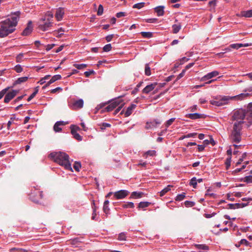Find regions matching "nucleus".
Returning <instances> with one entry per match:
<instances>
[{"label": "nucleus", "mask_w": 252, "mask_h": 252, "mask_svg": "<svg viewBox=\"0 0 252 252\" xmlns=\"http://www.w3.org/2000/svg\"><path fill=\"white\" fill-rule=\"evenodd\" d=\"M125 103H122L114 111V115H116L122 109Z\"/></svg>", "instance_id": "obj_54"}, {"label": "nucleus", "mask_w": 252, "mask_h": 252, "mask_svg": "<svg viewBox=\"0 0 252 252\" xmlns=\"http://www.w3.org/2000/svg\"><path fill=\"white\" fill-rule=\"evenodd\" d=\"M247 121L250 124L252 123V103L248 104L247 107Z\"/></svg>", "instance_id": "obj_14"}, {"label": "nucleus", "mask_w": 252, "mask_h": 252, "mask_svg": "<svg viewBox=\"0 0 252 252\" xmlns=\"http://www.w3.org/2000/svg\"><path fill=\"white\" fill-rule=\"evenodd\" d=\"M161 124V121L159 120H155L151 122H147L145 126L146 129L153 128L157 127Z\"/></svg>", "instance_id": "obj_11"}, {"label": "nucleus", "mask_w": 252, "mask_h": 252, "mask_svg": "<svg viewBox=\"0 0 252 252\" xmlns=\"http://www.w3.org/2000/svg\"><path fill=\"white\" fill-rule=\"evenodd\" d=\"M20 15V12L17 11L10 18L0 22V38L6 37L15 31Z\"/></svg>", "instance_id": "obj_1"}, {"label": "nucleus", "mask_w": 252, "mask_h": 252, "mask_svg": "<svg viewBox=\"0 0 252 252\" xmlns=\"http://www.w3.org/2000/svg\"><path fill=\"white\" fill-rule=\"evenodd\" d=\"M164 8L163 6H159L155 8V11L157 13L158 16H161L164 15Z\"/></svg>", "instance_id": "obj_20"}, {"label": "nucleus", "mask_w": 252, "mask_h": 252, "mask_svg": "<svg viewBox=\"0 0 252 252\" xmlns=\"http://www.w3.org/2000/svg\"><path fill=\"white\" fill-rule=\"evenodd\" d=\"M144 5H145L144 2H140V3L135 4L134 5H133L132 7L133 8L140 9V8H142L144 6Z\"/></svg>", "instance_id": "obj_43"}, {"label": "nucleus", "mask_w": 252, "mask_h": 252, "mask_svg": "<svg viewBox=\"0 0 252 252\" xmlns=\"http://www.w3.org/2000/svg\"><path fill=\"white\" fill-rule=\"evenodd\" d=\"M219 74V72L217 71H213L211 72H210L206 74V75L204 76L201 78V81H205L207 80H209L210 79H211L215 76H217Z\"/></svg>", "instance_id": "obj_13"}, {"label": "nucleus", "mask_w": 252, "mask_h": 252, "mask_svg": "<svg viewBox=\"0 0 252 252\" xmlns=\"http://www.w3.org/2000/svg\"><path fill=\"white\" fill-rule=\"evenodd\" d=\"M244 182L247 183H252V176H246L245 178Z\"/></svg>", "instance_id": "obj_53"}, {"label": "nucleus", "mask_w": 252, "mask_h": 252, "mask_svg": "<svg viewBox=\"0 0 252 252\" xmlns=\"http://www.w3.org/2000/svg\"><path fill=\"white\" fill-rule=\"evenodd\" d=\"M175 119V118H171L168 120L165 123L166 127H168L169 126H170L174 122Z\"/></svg>", "instance_id": "obj_50"}, {"label": "nucleus", "mask_w": 252, "mask_h": 252, "mask_svg": "<svg viewBox=\"0 0 252 252\" xmlns=\"http://www.w3.org/2000/svg\"><path fill=\"white\" fill-rule=\"evenodd\" d=\"M32 22L30 21L27 25V27L25 29L22 33L23 36H27L29 35L32 31Z\"/></svg>", "instance_id": "obj_12"}, {"label": "nucleus", "mask_w": 252, "mask_h": 252, "mask_svg": "<svg viewBox=\"0 0 252 252\" xmlns=\"http://www.w3.org/2000/svg\"><path fill=\"white\" fill-rule=\"evenodd\" d=\"M189 185L195 189L197 187V179L195 177H193L190 181Z\"/></svg>", "instance_id": "obj_34"}, {"label": "nucleus", "mask_w": 252, "mask_h": 252, "mask_svg": "<svg viewBox=\"0 0 252 252\" xmlns=\"http://www.w3.org/2000/svg\"><path fill=\"white\" fill-rule=\"evenodd\" d=\"M14 70L17 72V73H20L23 71V68L22 66L19 65H16L14 67Z\"/></svg>", "instance_id": "obj_49"}, {"label": "nucleus", "mask_w": 252, "mask_h": 252, "mask_svg": "<svg viewBox=\"0 0 252 252\" xmlns=\"http://www.w3.org/2000/svg\"><path fill=\"white\" fill-rule=\"evenodd\" d=\"M110 111V105H108L107 106H106L104 109H101L100 110V112L101 113L105 112V111H107V112H109Z\"/></svg>", "instance_id": "obj_60"}, {"label": "nucleus", "mask_w": 252, "mask_h": 252, "mask_svg": "<svg viewBox=\"0 0 252 252\" xmlns=\"http://www.w3.org/2000/svg\"><path fill=\"white\" fill-rule=\"evenodd\" d=\"M185 193H183L182 194L178 195L176 196V200L180 201H182V200H183L185 198Z\"/></svg>", "instance_id": "obj_44"}, {"label": "nucleus", "mask_w": 252, "mask_h": 252, "mask_svg": "<svg viewBox=\"0 0 252 252\" xmlns=\"http://www.w3.org/2000/svg\"><path fill=\"white\" fill-rule=\"evenodd\" d=\"M118 240L119 241H126V233L125 232H121L119 234Z\"/></svg>", "instance_id": "obj_33"}, {"label": "nucleus", "mask_w": 252, "mask_h": 252, "mask_svg": "<svg viewBox=\"0 0 252 252\" xmlns=\"http://www.w3.org/2000/svg\"><path fill=\"white\" fill-rule=\"evenodd\" d=\"M125 103H122L114 111V115H116L122 109Z\"/></svg>", "instance_id": "obj_56"}, {"label": "nucleus", "mask_w": 252, "mask_h": 252, "mask_svg": "<svg viewBox=\"0 0 252 252\" xmlns=\"http://www.w3.org/2000/svg\"><path fill=\"white\" fill-rule=\"evenodd\" d=\"M81 166V163L77 161L75 162L73 165V168L77 172L79 171Z\"/></svg>", "instance_id": "obj_41"}, {"label": "nucleus", "mask_w": 252, "mask_h": 252, "mask_svg": "<svg viewBox=\"0 0 252 252\" xmlns=\"http://www.w3.org/2000/svg\"><path fill=\"white\" fill-rule=\"evenodd\" d=\"M9 251L10 252H28V251L25 249L18 248H12L10 249Z\"/></svg>", "instance_id": "obj_30"}, {"label": "nucleus", "mask_w": 252, "mask_h": 252, "mask_svg": "<svg viewBox=\"0 0 252 252\" xmlns=\"http://www.w3.org/2000/svg\"><path fill=\"white\" fill-rule=\"evenodd\" d=\"M109 203V201L108 200H105L104 202L103 210L106 216L109 214V208H108Z\"/></svg>", "instance_id": "obj_22"}, {"label": "nucleus", "mask_w": 252, "mask_h": 252, "mask_svg": "<svg viewBox=\"0 0 252 252\" xmlns=\"http://www.w3.org/2000/svg\"><path fill=\"white\" fill-rule=\"evenodd\" d=\"M246 119L247 120V110L240 109L235 111L232 116L233 125L235 124H238L239 126H243L244 123V120Z\"/></svg>", "instance_id": "obj_4"}, {"label": "nucleus", "mask_w": 252, "mask_h": 252, "mask_svg": "<svg viewBox=\"0 0 252 252\" xmlns=\"http://www.w3.org/2000/svg\"><path fill=\"white\" fill-rule=\"evenodd\" d=\"M240 244H244L247 246H251L250 243L246 239H242L240 242Z\"/></svg>", "instance_id": "obj_52"}, {"label": "nucleus", "mask_w": 252, "mask_h": 252, "mask_svg": "<svg viewBox=\"0 0 252 252\" xmlns=\"http://www.w3.org/2000/svg\"><path fill=\"white\" fill-rule=\"evenodd\" d=\"M128 193L129 192L126 190H121L115 192L114 194V197L117 199H123L126 197Z\"/></svg>", "instance_id": "obj_8"}, {"label": "nucleus", "mask_w": 252, "mask_h": 252, "mask_svg": "<svg viewBox=\"0 0 252 252\" xmlns=\"http://www.w3.org/2000/svg\"><path fill=\"white\" fill-rule=\"evenodd\" d=\"M143 193L142 192H137L136 191L132 192L130 198H139L142 197Z\"/></svg>", "instance_id": "obj_27"}, {"label": "nucleus", "mask_w": 252, "mask_h": 252, "mask_svg": "<svg viewBox=\"0 0 252 252\" xmlns=\"http://www.w3.org/2000/svg\"><path fill=\"white\" fill-rule=\"evenodd\" d=\"M73 66L77 68L78 69H81L82 68H85L87 66V64H74Z\"/></svg>", "instance_id": "obj_40"}, {"label": "nucleus", "mask_w": 252, "mask_h": 252, "mask_svg": "<svg viewBox=\"0 0 252 252\" xmlns=\"http://www.w3.org/2000/svg\"><path fill=\"white\" fill-rule=\"evenodd\" d=\"M173 32L174 33H178L180 29H181V26L180 24L179 25H173L172 26Z\"/></svg>", "instance_id": "obj_31"}, {"label": "nucleus", "mask_w": 252, "mask_h": 252, "mask_svg": "<svg viewBox=\"0 0 252 252\" xmlns=\"http://www.w3.org/2000/svg\"><path fill=\"white\" fill-rule=\"evenodd\" d=\"M251 94H241L233 96H223L221 97L220 99L217 98L215 100L211 101V103L217 106H221L228 104L230 100H243L246 99L248 96Z\"/></svg>", "instance_id": "obj_3"}, {"label": "nucleus", "mask_w": 252, "mask_h": 252, "mask_svg": "<svg viewBox=\"0 0 252 252\" xmlns=\"http://www.w3.org/2000/svg\"><path fill=\"white\" fill-rule=\"evenodd\" d=\"M185 205L187 207H191L194 206L195 203L192 201H186L185 202Z\"/></svg>", "instance_id": "obj_45"}, {"label": "nucleus", "mask_w": 252, "mask_h": 252, "mask_svg": "<svg viewBox=\"0 0 252 252\" xmlns=\"http://www.w3.org/2000/svg\"><path fill=\"white\" fill-rule=\"evenodd\" d=\"M236 16L239 17H252V10H250L248 11H242L240 13H237L236 14Z\"/></svg>", "instance_id": "obj_17"}, {"label": "nucleus", "mask_w": 252, "mask_h": 252, "mask_svg": "<svg viewBox=\"0 0 252 252\" xmlns=\"http://www.w3.org/2000/svg\"><path fill=\"white\" fill-rule=\"evenodd\" d=\"M103 8L101 4H100L98 6V10L97 11V14L98 16H100L103 14Z\"/></svg>", "instance_id": "obj_46"}, {"label": "nucleus", "mask_w": 252, "mask_h": 252, "mask_svg": "<svg viewBox=\"0 0 252 252\" xmlns=\"http://www.w3.org/2000/svg\"><path fill=\"white\" fill-rule=\"evenodd\" d=\"M49 156L55 162L63 166L65 169L73 171L69 161V156L66 153L61 152H54L51 153Z\"/></svg>", "instance_id": "obj_2"}, {"label": "nucleus", "mask_w": 252, "mask_h": 252, "mask_svg": "<svg viewBox=\"0 0 252 252\" xmlns=\"http://www.w3.org/2000/svg\"><path fill=\"white\" fill-rule=\"evenodd\" d=\"M151 203L149 202H141L138 204V208H144L148 207Z\"/></svg>", "instance_id": "obj_32"}, {"label": "nucleus", "mask_w": 252, "mask_h": 252, "mask_svg": "<svg viewBox=\"0 0 252 252\" xmlns=\"http://www.w3.org/2000/svg\"><path fill=\"white\" fill-rule=\"evenodd\" d=\"M157 83H154L150 85H147L146 87L144 88L142 90V93L143 94H148L152 91H153L156 86L157 85Z\"/></svg>", "instance_id": "obj_15"}, {"label": "nucleus", "mask_w": 252, "mask_h": 252, "mask_svg": "<svg viewBox=\"0 0 252 252\" xmlns=\"http://www.w3.org/2000/svg\"><path fill=\"white\" fill-rule=\"evenodd\" d=\"M84 101L83 99H80L75 101L73 104V107L74 109L81 108L83 107Z\"/></svg>", "instance_id": "obj_19"}, {"label": "nucleus", "mask_w": 252, "mask_h": 252, "mask_svg": "<svg viewBox=\"0 0 252 252\" xmlns=\"http://www.w3.org/2000/svg\"><path fill=\"white\" fill-rule=\"evenodd\" d=\"M8 89L9 88H7L4 89H3L0 92V99H1L3 96V95L6 93Z\"/></svg>", "instance_id": "obj_51"}, {"label": "nucleus", "mask_w": 252, "mask_h": 252, "mask_svg": "<svg viewBox=\"0 0 252 252\" xmlns=\"http://www.w3.org/2000/svg\"><path fill=\"white\" fill-rule=\"evenodd\" d=\"M172 187V185H168L167 187L165 188L164 189H163L160 192V196H163L166 193H167L168 191H169L171 188Z\"/></svg>", "instance_id": "obj_28"}, {"label": "nucleus", "mask_w": 252, "mask_h": 252, "mask_svg": "<svg viewBox=\"0 0 252 252\" xmlns=\"http://www.w3.org/2000/svg\"><path fill=\"white\" fill-rule=\"evenodd\" d=\"M71 133L72 135L73 136V137L77 140L78 141H81L82 140V136L78 133L77 132L75 131V130L73 129L71 130Z\"/></svg>", "instance_id": "obj_25"}, {"label": "nucleus", "mask_w": 252, "mask_h": 252, "mask_svg": "<svg viewBox=\"0 0 252 252\" xmlns=\"http://www.w3.org/2000/svg\"><path fill=\"white\" fill-rule=\"evenodd\" d=\"M64 14V11L63 8L60 7L57 9L55 14V17L58 21H61Z\"/></svg>", "instance_id": "obj_16"}, {"label": "nucleus", "mask_w": 252, "mask_h": 252, "mask_svg": "<svg viewBox=\"0 0 252 252\" xmlns=\"http://www.w3.org/2000/svg\"><path fill=\"white\" fill-rule=\"evenodd\" d=\"M122 103H124L121 96L111 99V111L116 107L120 106Z\"/></svg>", "instance_id": "obj_7"}, {"label": "nucleus", "mask_w": 252, "mask_h": 252, "mask_svg": "<svg viewBox=\"0 0 252 252\" xmlns=\"http://www.w3.org/2000/svg\"><path fill=\"white\" fill-rule=\"evenodd\" d=\"M99 126L100 128L101 129V130H104L106 127H110V124H109L108 123H103L100 124L99 125Z\"/></svg>", "instance_id": "obj_39"}, {"label": "nucleus", "mask_w": 252, "mask_h": 252, "mask_svg": "<svg viewBox=\"0 0 252 252\" xmlns=\"http://www.w3.org/2000/svg\"><path fill=\"white\" fill-rule=\"evenodd\" d=\"M194 246L198 250H208L209 247L205 244H194Z\"/></svg>", "instance_id": "obj_24"}, {"label": "nucleus", "mask_w": 252, "mask_h": 252, "mask_svg": "<svg viewBox=\"0 0 252 252\" xmlns=\"http://www.w3.org/2000/svg\"><path fill=\"white\" fill-rule=\"evenodd\" d=\"M18 93V91L16 90H12L11 92H8L5 96L4 102L5 103L9 102L17 95Z\"/></svg>", "instance_id": "obj_9"}, {"label": "nucleus", "mask_w": 252, "mask_h": 252, "mask_svg": "<svg viewBox=\"0 0 252 252\" xmlns=\"http://www.w3.org/2000/svg\"><path fill=\"white\" fill-rule=\"evenodd\" d=\"M53 22L50 21V19L47 17L42 18L39 21V24L38 29L42 31H46L48 30L49 28L53 26Z\"/></svg>", "instance_id": "obj_6"}, {"label": "nucleus", "mask_w": 252, "mask_h": 252, "mask_svg": "<svg viewBox=\"0 0 252 252\" xmlns=\"http://www.w3.org/2000/svg\"><path fill=\"white\" fill-rule=\"evenodd\" d=\"M240 204L239 203H235V204H228L227 208L229 209H239V208Z\"/></svg>", "instance_id": "obj_35"}, {"label": "nucleus", "mask_w": 252, "mask_h": 252, "mask_svg": "<svg viewBox=\"0 0 252 252\" xmlns=\"http://www.w3.org/2000/svg\"><path fill=\"white\" fill-rule=\"evenodd\" d=\"M125 103H122L114 111V115H116L122 109Z\"/></svg>", "instance_id": "obj_55"}, {"label": "nucleus", "mask_w": 252, "mask_h": 252, "mask_svg": "<svg viewBox=\"0 0 252 252\" xmlns=\"http://www.w3.org/2000/svg\"><path fill=\"white\" fill-rule=\"evenodd\" d=\"M23 56L24 54L22 53L19 54L16 57L17 62H20L23 57Z\"/></svg>", "instance_id": "obj_61"}, {"label": "nucleus", "mask_w": 252, "mask_h": 252, "mask_svg": "<svg viewBox=\"0 0 252 252\" xmlns=\"http://www.w3.org/2000/svg\"><path fill=\"white\" fill-rule=\"evenodd\" d=\"M63 125V122H57V123H55L54 126V130L56 132H60L62 130V128L60 127V126Z\"/></svg>", "instance_id": "obj_23"}, {"label": "nucleus", "mask_w": 252, "mask_h": 252, "mask_svg": "<svg viewBox=\"0 0 252 252\" xmlns=\"http://www.w3.org/2000/svg\"><path fill=\"white\" fill-rule=\"evenodd\" d=\"M93 216H92V220H94L95 219V216L96 215V214L95 213V211L96 210V207L95 206V203H94V201H93Z\"/></svg>", "instance_id": "obj_48"}, {"label": "nucleus", "mask_w": 252, "mask_h": 252, "mask_svg": "<svg viewBox=\"0 0 252 252\" xmlns=\"http://www.w3.org/2000/svg\"><path fill=\"white\" fill-rule=\"evenodd\" d=\"M29 79L28 77H22L17 79L14 83H13V85H16L17 84H20L22 83H24L26 82Z\"/></svg>", "instance_id": "obj_21"}, {"label": "nucleus", "mask_w": 252, "mask_h": 252, "mask_svg": "<svg viewBox=\"0 0 252 252\" xmlns=\"http://www.w3.org/2000/svg\"><path fill=\"white\" fill-rule=\"evenodd\" d=\"M70 129H71V131L73 129L75 130V131L77 132L78 130H79L80 129V128H79V126H74V125H71L70 126Z\"/></svg>", "instance_id": "obj_62"}, {"label": "nucleus", "mask_w": 252, "mask_h": 252, "mask_svg": "<svg viewBox=\"0 0 252 252\" xmlns=\"http://www.w3.org/2000/svg\"><path fill=\"white\" fill-rule=\"evenodd\" d=\"M126 15V13L124 12H120L116 14V17L117 18H121L123 16H125Z\"/></svg>", "instance_id": "obj_59"}, {"label": "nucleus", "mask_w": 252, "mask_h": 252, "mask_svg": "<svg viewBox=\"0 0 252 252\" xmlns=\"http://www.w3.org/2000/svg\"><path fill=\"white\" fill-rule=\"evenodd\" d=\"M62 77L60 75H55L53 76L51 79L48 81V84H51L55 82L56 81L60 80Z\"/></svg>", "instance_id": "obj_26"}, {"label": "nucleus", "mask_w": 252, "mask_h": 252, "mask_svg": "<svg viewBox=\"0 0 252 252\" xmlns=\"http://www.w3.org/2000/svg\"><path fill=\"white\" fill-rule=\"evenodd\" d=\"M136 105L134 104H131L129 106H128L126 111L124 112V110H122L120 114H123L124 113L125 117H127L129 116L132 113L133 110L135 108Z\"/></svg>", "instance_id": "obj_10"}, {"label": "nucleus", "mask_w": 252, "mask_h": 252, "mask_svg": "<svg viewBox=\"0 0 252 252\" xmlns=\"http://www.w3.org/2000/svg\"><path fill=\"white\" fill-rule=\"evenodd\" d=\"M94 70H91L89 71H86L84 73V74L86 77H88L90 76V75L92 74H94Z\"/></svg>", "instance_id": "obj_64"}, {"label": "nucleus", "mask_w": 252, "mask_h": 252, "mask_svg": "<svg viewBox=\"0 0 252 252\" xmlns=\"http://www.w3.org/2000/svg\"><path fill=\"white\" fill-rule=\"evenodd\" d=\"M186 71V69H183V70H182V72H181V73H180V74L178 75V76H177V80H179V79H180V78H181L182 77H183L184 76V75H185V74Z\"/></svg>", "instance_id": "obj_58"}, {"label": "nucleus", "mask_w": 252, "mask_h": 252, "mask_svg": "<svg viewBox=\"0 0 252 252\" xmlns=\"http://www.w3.org/2000/svg\"><path fill=\"white\" fill-rule=\"evenodd\" d=\"M186 117L188 118H189L192 120H196L200 118H203V115L200 114L198 113H192V114H188L186 115Z\"/></svg>", "instance_id": "obj_18"}, {"label": "nucleus", "mask_w": 252, "mask_h": 252, "mask_svg": "<svg viewBox=\"0 0 252 252\" xmlns=\"http://www.w3.org/2000/svg\"><path fill=\"white\" fill-rule=\"evenodd\" d=\"M196 135H197V133H189L188 134H187L186 135H184V137H187V138L193 137H194L195 136H196Z\"/></svg>", "instance_id": "obj_63"}, {"label": "nucleus", "mask_w": 252, "mask_h": 252, "mask_svg": "<svg viewBox=\"0 0 252 252\" xmlns=\"http://www.w3.org/2000/svg\"><path fill=\"white\" fill-rule=\"evenodd\" d=\"M243 126H239L238 124L233 125L232 129L229 135V139L232 143H239L242 139V129Z\"/></svg>", "instance_id": "obj_5"}, {"label": "nucleus", "mask_w": 252, "mask_h": 252, "mask_svg": "<svg viewBox=\"0 0 252 252\" xmlns=\"http://www.w3.org/2000/svg\"><path fill=\"white\" fill-rule=\"evenodd\" d=\"M103 50L104 52H108L110 51V44H108L104 46L103 48Z\"/></svg>", "instance_id": "obj_57"}, {"label": "nucleus", "mask_w": 252, "mask_h": 252, "mask_svg": "<svg viewBox=\"0 0 252 252\" xmlns=\"http://www.w3.org/2000/svg\"><path fill=\"white\" fill-rule=\"evenodd\" d=\"M122 207L125 208H133L134 207V205L133 203L129 202H127L126 203L123 204L122 205Z\"/></svg>", "instance_id": "obj_37"}, {"label": "nucleus", "mask_w": 252, "mask_h": 252, "mask_svg": "<svg viewBox=\"0 0 252 252\" xmlns=\"http://www.w3.org/2000/svg\"><path fill=\"white\" fill-rule=\"evenodd\" d=\"M230 46L232 48L238 49L242 47H247V46H248V44H243L242 43H237V44H231V45H230Z\"/></svg>", "instance_id": "obj_29"}, {"label": "nucleus", "mask_w": 252, "mask_h": 252, "mask_svg": "<svg viewBox=\"0 0 252 252\" xmlns=\"http://www.w3.org/2000/svg\"><path fill=\"white\" fill-rule=\"evenodd\" d=\"M140 33L143 37L145 38H151L153 36V33L151 32H142Z\"/></svg>", "instance_id": "obj_36"}, {"label": "nucleus", "mask_w": 252, "mask_h": 252, "mask_svg": "<svg viewBox=\"0 0 252 252\" xmlns=\"http://www.w3.org/2000/svg\"><path fill=\"white\" fill-rule=\"evenodd\" d=\"M65 32V30L63 28H60L57 31H55V35H56L57 37H61L62 35L63 34V33H61L60 34L57 35V33H60L61 32Z\"/></svg>", "instance_id": "obj_42"}, {"label": "nucleus", "mask_w": 252, "mask_h": 252, "mask_svg": "<svg viewBox=\"0 0 252 252\" xmlns=\"http://www.w3.org/2000/svg\"><path fill=\"white\" fill-rule=\"evenodd\" d=\"M145 74L147 76H150L151 74V69L148 64H146L145 67Z\"/></svg>", "instance_id": "obj_38"}, {"label": "nucleus", "mask_w": 252, "mask_h": 252, "mask_svg": "<svg viewBox=\"0 0 252 252\" xmlns=\"http://www.w3.org/2000/svg\"><path fill=\"white\" fill-rule=\"evenodd\" d=\"M231 161V157H229L228 158H226L225 162L226 169H228V168L230 166Z\"/></svg>", "instance_id": "obj_47"}]
</instances>
